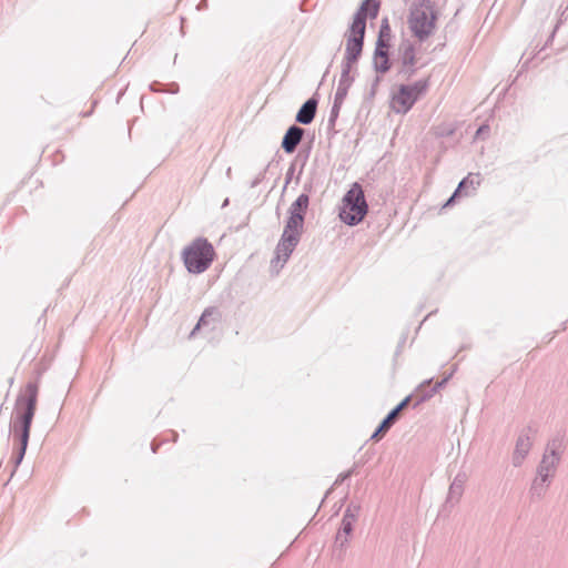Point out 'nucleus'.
I'll return each instance as SVG.
<instances>
[{
  "instance_id": "f257e3e1",
  "label": "nucleus",
  "mask_w": 568,
  "mask_h": 568,
  "mask_svg": "<svg viewBox=\"0 0 568 568\" xmlns=\"http://www.w3.org/2000/svg\"><path fill=\"white\" fill-rule=\"evenodd\" d=\"M307 206L308 196L306 194H301L291 205L290 217L276 246L275 256L271 261V270L275 274L283 268L300 241Z\"/></svg>"
},
{
  "instance_id": "f03ea898",
  "label": "nucleus",
  "mask_w": 568,
  "mask_h": 568,
  "mask_svg": "<svg viewBox=\"0 0 568 568\" xmlns=\"http://www.w3.org/2000/svg\"><path fill=\"white\" fill-rule=\"evenodd\" d=\"M378 11L379 2L377 0H365L356 12L346 41L345 58L348 64L356 62L362 53L366 19H375Z\"/></svg>"
},
{
  "instance_id": "7ed1b4c3",
  "label": "nucleus",
  "mask_w": 568,
  "mask_h": 568,
  "mask_svg": "<svg viewBox=\"0 0 568 568\" xmlns=\"http://www.w3.org/2000/svg\"><path fill=\"white\" fill-rule=\"evenodd\" d=\"M37 395L38 389L37 386L29 384L24 388L23 394L18 398L16 409L18 414V420L14 423V429L17 430L18 427L20 429V440H21V448H20V455L19 460L20 462L24 455V452L27 449L29 435H30V426L32 418L34 416L36 406H37Z\"/></svg>"
},
{
  "instance_id": "20e7f679",
  "label": "nucleus",
  "mask_w": 568,
  "mask_h": 568,
  "mask_svg": "<svg viewBox=\"0 0 568 568\" xmlns=\"http://www.w3.org/2000/svg\"><path fill=\"white\" fill-rule=\"evenodd\" d=\"M216 256L213 245L203 237L193 240L182 252V258L190 273L205 272Z\"/></svg>"
},
{
  "instance_id": "39448f33",
  "label": "nucleus",
  "mask_w": 568,
  "mask_h": 568,
  "mask_svg": "<svg viewBox=\"0 0 568 568\" xmlns=\"http://www.w3.org/2000/svg\"><path fill=\"white\" fill-rule=\"evenodd\" d=\"M436 19L437 16L432 1L420 0L410 9L408 26L413 34L423 41L433 33Z\"/></svg>"
},
{
  "instance_id": "423d86ee",
  "label": "nucleus",
  "mask_w": 568,
  "mask_h": 568,
  "mask_svg": "<svg viewBox=\"0 0 568 568\" xmlns=\"http://www.w3.org/2000/svg\"><path fill=\"white\" fill-rule=\"evenodd\" d=\"M367 211L368 205L362 186L358 183L352 184L342 200L341 220L348 225H356L363 221Z\"/></svg>"
},
{
  "instance_id": "0eeeda50",
  "label": "nucleus",
  "mask_w": 568,
  "mask_h": 568,
  "mask_svg": "<svg viewBox=\"0 0 568 568\" xmlns=\"http://www.w3.org/2000/svg\"><path fill=\"white\" fill-rule=\"evenodd\" d=\"M426 90L425 82H416L414 84H402L392 95L390 105L396 113L408 112L418 97Z\"/></svg>"
},
{
  "instance_id": "6e6552de",
  "label": "nucleus",
  "mask_w": 568,
  "mask_h": 568,
  "mask_svg": "<svg viewBox=\"0 0 568 568\" xmlns=\"http://www.w3.org/2000/svg\"><path fill=\"white\" fill-rule=\"evenodd\" d=\"M303 133V130L298 126H291L287 130L282 141V148L285 152L292 153L296 149L302 140Z\"/></svg>"
},
{
  "instance_id": "1a4fd4ad",
  "label": "nucleus",
  "mask_w": 568,
  "mask_h": 568,
  "mask_svg": "<svg viewBox=\"0 0 568 568\" xmlns=\"http://www.w3.org/2000/svg\"><path fill=\"white\" fill-rule=\"evenodd\" d=\"M390 47L384 44H377L374 53V65L378 72L385 73L389 70V58L388 51Z\"/></svg>"
},
{
  "instance_id": "9d476101",
  "label": "nucleus",
  "mask_w": 568,
  "mask_h": 568,
  "mask_svg": "<svg viewBox=\"0 0 568 568\" xmlns=\"http://www.w3.org/2000/svg\"><path fill=\"white\" fill-rule=\"evenodd\" d=\"M317 108L315 99L307 100L296 114V121L302 124H308L314 120Z\"/></svg>"
},
{
  "instance_id": "9b49d317",
  "label": "nucleus",
  "mask_w": 568,
  "mask_h": 568,
  "mask_svg": "<svg viewBox=\"0 0 568 568\" xmlns=\"http://www.w3.org/2000/svg\"><path fill=\"white\" fill-rule=\"evenodd\" d=\"M557 460H558V458L554 453L550 456L544 457V459L541 462V466H540V473H539L542 480H546L548 473L554 469Z\"/></svg>"
},
{
  "instance_id": "f8f14e48",
  "label": "nucleus",
  "mask_w": 568,
  "mask_h": 568,
  "mask_svg": "<svg viewBox=\"0 0 568 568\" xmlns=\"http://www.w3.org/2000/svg\"><path fill=\"white\" fill-rule=\"evenodd\" d=\"M392 30L387 21H384L381 26L377 44H384L390 47Z\"/></svg>"
},
{
  "instance_id": "ddd939ff",
  "label": "nucleus",
  "mask_w": 568,
  "mask_h": 568,
  "mask_svg": "<svg viewBox=\"0 0 568 568\" xmlns=\"http://www.w3.org/2000/svg\"><path fill=\"white\" fill-rule=\"evenodd\" d=\"M480 184V175L479 174H468L458 185L457 192H462L467 187L476 189L477 185Z\"/></svg>"
},
{
  "instance_id": "4468645a",
  "label": "nucleus",
  "mask_w": 568,
  "mask_h": 568,
  "mask_svg": "<svg viewBox=\"0 0 568 568\" xmlns=\"http://www.w3.org/2000/svg\"><path fill=\"white\" fill-rule=\"evenodd\" d=\"M410 400V397L407 396L405 399H403L388 415H387V419L389 420V423L394 424V422L396 420L398 414L408 405Z\"/></svg>"
},
{
  "instance_id": "2eb2a0df",
  "label": "nucleus",
  "mask_w": 568,
  "mask_h": 568,
  "mask_svg": "<svg viewBox=\"0 0 568 568\" xmlns=\"http://www.w3.org/2000/svg\"><path fill=\"white\" fill-rule=\"evenodd\" d=\"M392 425L393 424L389 423V420L387 418H385L381 423V425L378 426L376 432L372 435V439L379 440L386 434V432L392 427Z\"/></svg>"
},
{
  "instance_id": "dca6fc26",
  "label": "nucleus",
  "mask_w": 568,
  "mask_h": 568,
  "mask_svg": "<svg viewBox=\"0 0 568 568\" xmlns=\"http://www.w3.org/2000/svg\"><path fill=\"white\" fill-rule=\"evenodd\" d=\"M403 62L406 65H413L415 63V49L410 44L406 45L404 49Z\"/></svg>"
},
{
  "instance_id": "f3484780",
  "label": "nucleus",
  "mask_w": 568,
  "mask_h": 568,
  "mask_svg": "<svg viewBox=\"0 0 568 568\" xmlns=\"http://www.w3.org/2000/svg\"><path fill=\"white\" fill-rule=\"evenodd\" d=\"M216 315H219V312H217V310H216V308L212 307V308H207V310H205V311H204V313L202 314V316H201L200 321H199L197 326H200V325H206V324L209 323V320H210L211 317L216 316Z\"/></svg>"
},
{
  "instance_id": "a211bd4d",
  "label": "nucleus",
  "mask_w": 568,
  "mask_h": 568,
  "mask_svg": "<svg viewBox=\"0 0 568 568\" xmlns=\"http://www.w3.org/2000/svg\"><path fill=\"white\" fill-rule=\"evenodd\" d=\"M529 447H530V440L528 437L519 438V440L517 443V447H516V453L520 454L521 457H524V455L528 452Z\"/></svg>"
},
{
  "instance_id": "6ab92c4d",
  "label": "nucleus",
  "mask_w": 568,
  "mask_h": 568,
  "mask_svg": "<svg viewBox=\"0 0 568 568\" xmlns=\"http://www.w3.org/2000/svg\"><path fill=\"white\" fill-rule=\"evenodd\" d=\"M355 521V517L353 515L346 514L342 521L343 531L348 535L353 529V524Z\"/></svg>"
},
{
  "instance_id": "aec40b11",
  "label": "nucleus",
  "mask_w": 568,
  "mask_h": 568,
  "mask_svg": "<svg viewBox=\"0 0 568 568\" xmlns=\"http://www.w3.org/2000/svg\"><path fill=\"white\" fill-rule=\"evenodd\" d=\"M488 125H481L477 132H476V136H480L481 134L486 133L488 131Z\"/></svg>"
},
{
  "instance_id": "412c9836",
  "label": "nucleus",
  "mask_w": 568,
  "mask_h": 568,
  "mask_svg": "<svg viewBox=\"0 0 568 568\" xmlns=\"http://www.w3.org/2000/svg\"><path fill=\"white\" fill-rule=\"evenodd\" d=\"M458 193H459V192H457V191H456V192H455V194L450 196V201H452V200H454V199H455V196H456Z\"/></svg>"
},
{
  "instance_id": "4be33fe9",
  "label": "nucleus",
  "mask_w": 568,
  "mask_h": 568,
  "mask_svg": "<svg viewBox=\"0 0 568 568\" xmlns=\"http://www.w3.org/2000/svg\"><path fill=\"white\" fill-rule=\"evenodd\" d=\"M458 193H459V192H457V191H456V192H455V194L450 196V201H452V200H454V199H455V196H456Z\"/></svg>"
}]
</instances>
